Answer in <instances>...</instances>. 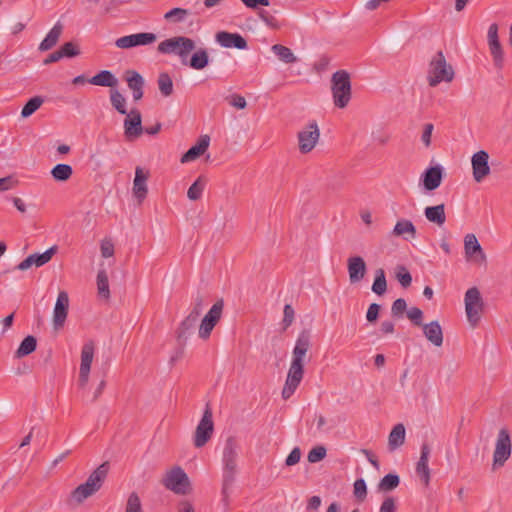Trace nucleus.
<instances>
[{
    "label": "nucleus",
    "mask_w": 512,
    "mask_h": 512,
    "mask_svg": "<svg viewBox=\"0 0 512 512\" xmlns=\"http://www.w3.org/2000/svg\"><path fill=\"white\" fill-rule=\"evenodd\" d=\"M310 348L311 333L309 330H303L299 333L292 351V360L282 390L283 399H289L301 383L304 376V365L307 353Z\"/></svg>",
    "instance_id": "nucleus-1"
},
{
    "label": "nucleus",
    "mask_w": 512,
    "mask_h": 512,
    "mask_svg": "<svg viewBox=\"0 0 512 512\" xmlns=\"http://www.w3.org/2000/svg\"><path fill=\"white\" fill-rule=\"evenodd\" d=\"M238 456V444L234 437L230 436L226 439L224 450H223V480H222V490H221V502L224 507V511L229 510L230 505V492L235 481V473H236V460Z\"/></svg>",
    "instance_id": "nucleus-2"
},
{
    "label": "nucleus",
    "mask_w": 512,
    "mask_h": 512,
    "mask_svg": "<svg viewBox=\"0 0 512 512\" xmlns=\"http://www.w3.org/2000/svg\"><path fill=\"white\" fill-rule=\"evenodd\" d=\"M109 463L104 462L99 465L88 477L85 483L77 486L72 492L71 497L78 503H83L87 498L98 492L109 472Z\"/></svg>",
    "instance_id": "nucleus-3"
},
{
    "label": "nucleus",
    "mask_w": 512,
    "mask_h": 512,
    "mask_svg": "<svg viewBox=\"0 0 512 512\" xmlns=\"http://www.w3.org/2000/svg\"><path fill=\"white\" fill-rule=\"evenodd\" d=\"M331 91L334 105L345 108L351 99V79L346 70H338L331 77Z\"/></svg>",
    "instance_id": "nucleus-4"
},
{
    "label": "nucleus",
    "mask_w": 512,
    "mask_h": 512,
    "mask_svg": "<svg viewBox=\"0 0 512 512\" xmlns=\"http://www.w3.org/2000/svg\"><path fill=\"white\" fill-rule=\"evenodd\" d=\"M195 47V41L191 38L176 36L160 42L157 50L161 54L177 55L180 57L182 64L187 65V58Z\"/></svg>",
    "instance_id": "nucleus-5"
},
{
    "label": "nucleus",
    "mask_w": 512,
    "mask_h": 512,
    "mask_svg": "<svg viewBox=\"0 0 512 512\" xmlns=\"http://www.w3.org/2000/svg\"><path fill=\"white\" fill-rule=\"evenodd\" d=\"M454 78V70L447 64L442 51H438L429 63L428 83L431 87H436L441 82H451Z\"/></svg>",
    "instance_id": "nucleus-6"
},
{
    "label": "nucleus",
    "mask_w": 512,
    "mask_h": 512,
    "mask_svg": "<svg viewBox=\"0 0 512 512\" xmlns=\"http://www.w3.org/2000/svg\"><path fill=\"white\" fill-rule=\"evenodd\" d=\"M162 484L175 494L186 495L190 491L189 478L180 466H175L167 471L162 479Z\"/></svg>",
    "instance_id": "nucleus-7"
},
{
    "label": "nucleus",
    "mask_w": 512,
    "mask_h": 512,
    "mask_svg": "<svg viewBox=\"0 0 512 512\" xmlns=\"http://www.w3.org/2000/svg\"><path fill=\"white\" fill-rule=\"evenodd\" d=\"M465 312L467 320L472 327H475L480 319L484 309V301L477 287L469 288L465 293Z\"/></svg>",
    "instance_id": "nucleus-8"
},
{
    "label": "nucleus",
    "mask_w": 512,
    "mask_h": 512,
    "mask_svg": "<svg viewBox=\"0 0 512 512\" xmlns=\"http://www.w3.org/2000/svg\"><path fill=\"white\" fill-rule=\"evenodd\" d=\"M223 308L224 301L219 299L203 317L198 329V335L201 339L206 340L210 337L212 330L221 319Z\"/></svg>",
    "instance_id": "nucleus-9"
},
{
    "label": "nucleus",
    "mask_w": 512,
    "mask_h": 512,
    "mask_svg": "<svg viewBox=\"0 0 512 512\" xmlns=\"http://www.w3.org/2000/svg\"><path fill=\"white\" fill-rule=\"evenodd\" d=\"M212 410L207 405L203 416L198 423L195 435H194V445L197 448L203 447L211 438L214 430V424L212 420Z\"/></svg>",
    "instance_id": "nucleus-10"
},
{
    "label": "nucleus",
    "mask_w": 512,
    "mask_h": 512,
    "mask_svg": "<svg viewBox=\"0 0 512 512\" xmlns=\"http://www.w3.org/2000/svg\"><path fill=\"white\" fill-rule=\"evenodd\" d=\"M320 137V131L316 121L307 124L303 130L298 132V145L302 154L311 152L316 146Z\"/></svg>",
    "instance_id": "nucleus-11"
},
{
    "label": "nucleus",
    "mask_w": 512,
    "mask_h": 512,
    "mask_svg": "<svg viewBox=\"0 0 512 512\" xmlns=\"http://www.w3.org/2000/svg\"><path fill=\"white\" fill-rule=\"evenodd\" d=\"M511 455V439L507 429L502 428L497 437L493 454V465L503 466Z\"/></svg>",
    "instance_id": "nucleus-12"
},
{
    "label": "nucleus",
    "mask_w": 512,
    "mask_h": 512,
    "mask_svg": "<svg viewBox=\"0 0 512 512\" xmlns=\"http://www.w3.org/2000/svg\"><path fill=\"white\" fill-rule=\"evenodd\" d=\"M464 252L465 258L474 263L484 264L487 261V256L473 233H469L464 237Z\"/></svg>",
    "instance_id": "nucleus-13"
},
{
    "label": "nucleus",
    "mask_w": 512,
    "mask_h": 512,
    "mask_svg": "<svg viewBox=\"0 0 512 512\" xmlns=\"http://www.w3.org/2000/svg\"><path fill=\"white\" fill-rule=\"evenodd\" d=\"M94 349V343L92 341L86 342L82 347L79 370V386L81 388H84L88 384Z\"/></svg>",
    "instance_id": "nucleus-14"
},
{
    "label": "nucleus",
    "mask_w": 512,
    "mask_h": 512,
    "mask_svg": "<svg viewBox=\"0 0 512 512\" xmlns=\"http://www.w3.org/2000/svg\"><path fill=\"white\" fill-rule=\"evenodd\" d=\"M156 39L157 36L154 33L142 32L120 37L115 41V45L120 49H129L152 44Z\"/></svg>",
    "instance_id": "nucleus-15"
},
{
    "label": "nucleus",
    "mask_w": 512,
    "mask_h": 512,
    "mask_svg": "<svg viewBox=\"0 0 512 512\" xmlns=\"http://www.w3.org/2000/svg\"><path fill=\"white\" fill-rule=\"evenodd\" d=\"M57 252V246H52L43 253H34L21 261L15 269L26 271L32 266L41 267L48 263Z\"/></svg>",
    "instance_id": "nucleus-16"
},
{
    "label": "nucleus",
    "mask_w": 512,
    "mask_h": 512,
    "mask_svg": "<svg viewBox=\"0 0 512 512\" xmlns=\"http://www.w3.org/2000/svg\"><path fill=\"white\" fill-rule=\"evenodd\" d=\"M69 296L66 291H60L53 310V326L60 329L64 326L68 315Z\"/></svg>",
    "instance_id": "nucleus-17"
},
{
    "label": "nucleus",
    "mask_w": 512,
    "mask_h": 512,
    "mask_svg": "<svg viewBox=\"0 0 512 512\" xmlns=\"http://www.w3.org/2000/svg\"><path fill=\"white\" fill-rule=\"evenodd\" d=\"M125 115L124 133L126 137H139L143 132L141 112L137 108H133Z\"/></svg>",
    "instance_id": "nucleus-18"
},
{
    "label": "nucleus",
    "mask_w": 512,
    "mask_h": 512,
    "mask_svg": "<svg viewBox=\"0 0 512 512\" xmlns=\"http://www.w3.org/2000/svg\"><path fill=\"white\" fill-rule=\"evenodd\" d=\"M489 154L480 150L476 152L471 159L473 177L476 182H481L486 176L490 174V166L488 163Z\"/></svg>",
    "instance_id": "nucleus-19"
},
{
    "label": "nucleus",
    "mask_w": 512,
    "mask_h": 512,
    "mask_svg": "<svg viewBox=\"0 0 512 512\" xmlns=\"http://www.w3.org/2000/svg\"><path fill=\"white\" fill-rule=\"evenodd\" d=\"M347 270L351 284L362 281L367 272V266L361 256H352L347 260Z\"/></svg>",
    "instance_id": "nucleus-20"
},
{
    "label": "nucleus",
    "mask_w": 512,
    "mask_h": 512,
    "mask_svg": "<svg viewBox=\"0 0 512 512\" xmlns=\"http://www.w3.org/2000/svg\"><path fill=\"white\" fill-rule=\"evenodd\" d=\"M216 41L224 48L244 50L248 47L246 39L239 33L218 32L216 34Z\"/></svg>",
    "instance_id": "nucleus-21"
},
{
    "label": "nucleus",
    "mask_w": 512,
    "mask_h": 512,
    "mask_svg": "<svg viewBox=\"0 0 512 512\" xmlns=\"http://www.w3.org/2000/svg\"><path fill=\"white\" fill-rule=\"evenodd\" d=\"M443 169L440 165L427 168L421 175V181L427 191L437 189L442 182Z\"/></svg>",
    "instance_id": "nucleus-22"
},
{
    "label": "nucleus",
    "mask_w": 512,
    "mask_h": 512,
    "mask_svg": "<svg viewBox=\"0 0 512 512\" xmlns=\"http://www.w3.org/2000/svg\"><path fill=\"white\" fill-rule=\"evenodd\" d=\"M198 319L189 313L179 324L176 330V338L182 348L186 345L189 336L194 333Z\"/></svg>",
    "instance_id": "nucleus-23"
},
{
    "label": "nucleus",
    "mask_w": 512,
    "mask_h": 512,
    "mask_svg": "<svg viewBox=\"0 0 512 512\" xmlns=\"http://www.w3.org/2000/svg\"><path fill=\"white\" fill-rule=\"evenodd\" d=\"M430 453V446L427 443H423L421 446L420 458L416 465V473L421 478L425 486H428L430 482V469L428 466Z\"/></svg>",
    "instance_id": "nucleus-24"
},
{
    "label": "nucleus",
    "mask_w": 512,
    "mask_h": 512,
    "mask_svg": "<svg viewBox=\"0 0 512 512\" xmlns=\"http://www.w3.org/2000/svg\"><path fill=\"white\" fill-rule=\"evenodd\" d=\"M149 173L145 172L143 168L136 167L135 169V178L133 181V194L141 203L147 196L148 188L146 185V181L148 179Z\"/></svg>",
    "instance_id": "nucleus-25"
},
{
    "label": "nucleus",
    "mask_w": 512,
    "mask_h": 512,
    "mask_svg": "<svg viewBox=\"0 0 512 512\" xmlns=\"http://www.w3.org/2000/svg\"><path fill=\"white\" fill-rule=\"evenodd\" d=\"M210 144V137L208 135H202L199 137L197 143L188 149L181 157V163H188L196 160L203 155L208 149Z\"/></svg>",
    "instance_id": "nucleus-26"
},
{
    "label": "nucleus",
    "mask_w": 512,
    "mask_h": 512,
    "mask_svg": "<svg viewBox=\"0 0 512 512\" xmlns=\"http://www.w3.org/2000/svg\"><path fill=\"white\" fill-rule=\"evenodd\" d=\"M423 334L425 338L436 347H440L443 344V330L440 323L435 320L429 323L423 324Z\"/></svg>",
    "instance_id": "nucleus-27"
},
{
    "label": "nucleus",
    "mask_w": 512,
    "mask_h": 512,
    "mask_svg": "<svg viewBox=\"0 0 512 512\" xmlns=\"http://www.w3.org/2000/svg\"><path fill=\"white\" fill-rule=\"evenodd\" d=\"M92 85L110 87L113 89L119 83L116 76L109 70H101L99 73L88 79Z\"/></svg>",
    "instance_id": "nucleus-28"
},
{
    "label": "nucleus",
    "mask_w": 512,
    "mask_h": 512,
    "mask_svg": "<svg viewBox=\"0 0 512 512\" xmlns=\"http://www.w3.org/2000/svg\"><path fill=\"white\" fill-rule=\"evenodd\" d=\"M392 235L397 237L403 236L406 240L414 239L416 237V227L412 221L402 219L397 221L395 224L392 230Z\"/></svg>",
    "instance_id": "nucleus-29"
},
{
    "label": "nucleus",
    "mask_w": 512,
    "mask_h": 512,
    "mask_svg": "<svg viewBox=\"0 0 512 512\" xmlns=\"http://www.w3.org/2000/svg\"><path fill=\"white\" fill-rule=\"evenodd\" d=\"M62 31H63L62 24L60 22H57L53 26V28L48 32V34L42 40V42L40 43L39 50L44 52V51H48L51 48H53L57 44V42L62 34Z\"/></svg>",
    "instance_id": "nucleus-30"
},
{
    "label": "nucleus",
    "mask_w": 512,
    "mask_h": 512,
    "mask_svg": "<svg viewBox=\"0 0 512 512\" xmlns=\"http://www.w3.org/2000/svg\"><path fill=\"white\" fill-rule=\"evenodd\" d=\"M424 215L429 222L442 226L446 221L445 205L442 203L436 206H428L424 210Z\"/></svg>",
    "instance_id": "nucleus-31"
},
{
    "label": "nucleus",
    "mask_w": 512,
    "mask_h": 512,
    "mask_svg": "<svg viewBox=\"0 0 512 512\" xmlns=\"http://www.w3.org/2000/svg\"><path fill=\"white\" fill-rule=\"evenodd\" d=\"M405 441V427L399 423L393 427L388 437V448L394 451L404 444Z\"/></svg>",
    "instance_id": "nucleus-32"
},
{
    "label": "nucleus",
    "mask_w": 512,
    "mask_h": 512,
    "mask_svg": "<svg viewBox=\"0 0 512 512\" xmlns=\"http://www.w3.org/2000/svg\"><path fill=\"white\" fill-rule=\"evenodd\" d=\"M109 98L111 106L121 115L128 113L126 104L127 100L123 94L117 89H110Z\"/></svg>",
    "instance_id": "nucleus-33"
},
{
    "label": "nucleus",
    "mask_w": 512,
    "mask_h": 512,
    "mask_svg": "<svg viewBox=\"0 0 512 512\" xmlns=\"http://www.w3.org/2000/svg\"><path fill=\"white\" fill-rule=\"evenodd\" d=\"M37 340L34 336L28 335L26 336L22 342L20 343L18 349L15 352V356L17 358L25 357L36 350Z\"/></svg>",
    "instance_id": "nucleus-34"
},
{
    "label": "nucleus",
    "mask_w": 512,
    "mask_h": 512,
    "mask_svg": "<svg viewBox=\"0 0 512 512\" xmlns=\"http://www.w3.org/2000/svg\"><path fill=\"white\" fill-rule=\"evenodd\" d=\"M125 81L127 82V86L129 87V89L132 91V90H135V89H140V88H144L145 86V80L143 78V76L137 72L136 70H126L124 72V75H123Z\"/></svg>",
    "instance_id": "nucleus-35"
},
{
    "label": "nucleus",
    "mask_w": 512,
    "mask_h": 512,
    "mask_svg": "<svg viewBox=\"0 0 512 512\" xmlns=\"http://www.w3.org/2000/svg\"><path fill=\"white\" fill-rule=\"evenodd\" d=\"M209 63V55L208 52L200 48L198 49L190 58L189 66L196 70H201L205 68Z\"/></svg>",
    "instance_id": "nucleus-36"
},
{
    "label": "nucleus",
    "mask_w": 512,
    "mask_h": 512,
    "mask_svg": "<svg viewBox=\"0 0 512 512\" xmlns=\"http://www.w3.org/2000/svg\"><path fill=\"white\" fill-rule=\"evenodd\" d=\"M271 50L278 57V59L284 63L290 64L297 61V58L292 50L284 45L274 44L271 47Z\"/></svg>",
    "instance_id": "nucleus-37"
},
{
    "label": "nucleus",
    "mask_w": 512,
    "mask_h": 512,
    "mask_svg": "<svg viewBox=\"0 0 512 512\" xmlns=\"http://www.w3.org/2000/svg\"><path fill=\"white\" fill-rule=\"evenodd\" d=\"M400 484V477L397 474L389 473L385 475L378 483V491L390 492L396 489Z\"/></svg>",
    "instance_id": "nucleus-38"
},
{
    "label": "nucleus",
    "mask_w": 512,
    "mask_h": 512,
    "mask_svg": "<svg viewBox=\"0 0 512 512\" xmlns=\"http://www.w3.org/2000/svg\"><path fill=\"white\" fill-rule=\"evenodd\" d=\"M73 174V169L69 164H57L51 170V175L55 181L65 182Z\"/></svg>",
    "instance_id": "nucleus-39"
},
{
    "label": "nucleus",
    "mask_w": 512,
    "mask_h": 512,
    "mask_svg": "<svg viewBox=\"0 0 512 512\" xmlns=\"http://www.w3.org/2000/svg\"><path fill=\"white\" fill-rule=\"evenodd\" d=\"M97 290L100 297L104 299L110 298L109 280L107 272L102 269L97 274Z\"/></svg>",
    "instance_id": "nucleus-40"
},
{
    "label": "nucleus",
    "mask_w": 512,
    "mask_h": 512,
    "mask_svg": "<svg viewBox=\"0 0 512 512\" xmlns=\"http://www.w3.org/2000/svg\"><path fill=\"white\" fill-rule=\"evenodd\" d=\"M372 291L381 296L387 291V281L385 277V272L382 268H379L375 271V279L371 287Z\"/></svg>",
    "instance_id": "nucleus-41"
},
{
    "label": "nucleus",
    "mask_w": 512,
    "mask_h": 512,
    "mask_svg": "<svg viewBox=\"0 0 512 512\" xmlns=\"http://www.w3.org/2000/svg\"><path fill=\"white\" fill-rule=\"evenodd\" d=\"M159 91L162 96L168 97L173 93V81L166 72L160 73L157 79Z\"/></svg>",
    "instance_id": "nucleus-42"
},
{
    "label": "nucleus",
    "mask_w": 512,
    "mask_h": 512,
    "mask_svg": "<svg viewBox=\"0 0 512 512\" xmlns=\"http://www.w3.org/2000/svg\"><path fill=\"white\" fill-rule=\"evenodd\" d=\"M43 103L44 99L41 96H34L30 98L22 108L21 117H30L34 112H36L41 107Z\"/></svg>",
    "instance_id": "nucleus-43"
},
{
    "label": "nucleus",
    "mask_w": 512,
    "mask_h": 512,
    "mask_svg": "<svg viewBox=\"0 0 512 512\" xmlns=\"http://www.w3.org/2000/svg\"><path fill=\"white\" fill-rule=\"evenodd\" d=\"M488 46H489L491 56L493 58L494 66L498 70H501L504 67V54H503V49H502L500 42L494 43V44H491Z\"/></svg>",
    "instance_id": "nucleus-44"
},
{
    "label": "nucleus",
    "mask_w": 512,
    "mask_h": 512,
    "mask_svg": "<svg viewBox=\"0 0 512 512\" xmlns=\"http://www.w3.org/2000/svg\"><path fill=\"white\" fill-rule=\"evenodd\" d=\"M190 14L187 9L184 8H173L164 15V19L175 23H180Z\"/></svg>",
    "instance_id": "nucleus-45"
},
{
    "label": "nucleus",
    "mask_w": 512,
    "mask_h": 512,
    "mask_svg": "<svg viewBox=\"0 0 512 512\" xmlns=\"http://www.w3.org/2000/svg\"><path fill=\"white\" fill-rule=\"evenodd\" d=\"M205 187L204 181L199 177L188 189L187 191V197L192 200L196 201L201 198L203 190Z\"/></svg>",
    "instance_id": "nucleus-46"
},
{
    "label": "nucleus",
    "mask_w": 512,
    "mask_h": 512,
    "mask_svg": "<svg viewBox=\"0 0 512 512\" xmlns=\"http://www.w3.org/2000/svg\"><path fill=\"white\" fill-rule=\"evenodd\" d=\"M395 276L398 282L404 288L409 287L412 283V276L408 269L403 265H399L396 267Z\"/></svg>",
    "instance_id": "nucleus-47"
},
{
    "label": "nucleus",
    "mask_w": 512,
    "mask_h": 512,
    "mask_svg": "<svg viewBox=\"0 0 512 512\" xmlns=\"http://www.w3.org/2000/svg\"><path fill=\"white\" fill-rule=\"evenodd\" d=\"M327 450L324 446L319 445L312 448L307 456V460L310 463H317L326 457Z\"/></svg>",
    "instance_id": "nucleus-48"
},
{
    "label": "nucleus",
    "mask_w": 512,
    "mask_h": 512,
    "mask_svg": "<svg viewBox=\"0 0 512 512\" xmlns=\"http://www.w3.org/2000/svg\"><path fill=\"white\" fill-rule=\"evenodd\" d=\"M407 317L414 326L421 327L423 325V312L418 307H411L407 311Z\"/></svg>",
    "instance_id": "nucleus-49"
},
{
    "label": "nucleus",
    "mask_w": 512,
    "mask_h": 512,
    "mask_svg": "<svg viewBox=\"0 0 512 512\" xmlns=\"http://www.w3.org/2000/svg\"><path fill=\"white\" fill-rule=\"evenodd\" d=\"M62 57L72 58L80 54L79 47L73 42H66L60 48Z\"/></svg>",
    "instance_id": "nucleus-50"
},
{
    "label": "nucleus",
    "mask_w": 512,
    "mask_h": 512,
    "mask_svg": "<svg viewBox=\"0 0 512 512\" xmlns=\"http://www.w3.org/2000/svg\"><path fill=\"white\" fill-rule=\"evenodd\" d=\"M407 309L406 300L403 298L396 299L391 307V315L395 318H401Z\"/></svg>",
    "instance_id": "nucleus-51"
},
{
    "label": "nucleus",
    "mask_w": 512,
    "mask_h": 512,
    "mask_svg": "<svg viewBox=\"0 0 512 512\" xmlns=\"http://www.w3.org/2000/svg\"><path fill=\"white\" fill-rule=\"evenodd\" d=\"M354 496L359 500H365L367 496V486L364 479L360 478L354 482Z\"/></svg>",
    "instance_id": "nucleus-52"
},
{
    "label": "nucleus",
    "mask_w": 512,
    "mask_h": 512,
    "mask_svg": "<svg viewBox=\"0 0 512 512\" xmlns=\"http://www.w3.org/2000/svg\"><path fill=\"white\" fill-rule=\"evenodd\" d=\"M258 16L270 28L278 29L280 27L279 21L268 11L262 9L258 12Z\"/></svg>",
    "instance_id": "nucleus-53"
},
{
    "label": "nucleus",
    "mask_w": 512,
    "mask_h": 512,
    "mask_svg": "<svg viewBox=\"0 0 512 512\" xmlns=\"http://www.w3.org/2000/svg\"><path fill=\"white\" fill-rule=\"evenodd\" d=\"M125 512H142L140 498L136 493H131L128 497Z\"/></svg>",
    "instance_id": "nucleus-54"
},
{
    "label": "nucleus",
    "mask_w": 512,
    "mask_h": 512,
    "mask_svg": "<svg viewBox=\"0 0 512 512\" xmlns=\"http://www.w3.org/2000/svg\"><path fill=\"white\" fill-rule=\"evenodd\" d=\"M101 255L104 258H109L114 255V244L111 239H103L100 245Z\"/></svg>",
    "instance_id": "nucleus-55"
},
{
    "label": "nucleus",
    "mask_w": 512,
    "mask_h": 512,
    "mask_svg": "<svg viewBox=\"0 0 512 512\" xmlns=\"http://www.w3.org/2000/svg\"><path fill=\"white\" fill-rule=\"evenodd\" d=\"M204 305H205V303H204L203 296L201 294H198L194 299L192 309L189 313L192 314L193 316L199 318V316L201 315L202 310L204 308Z\"/></svg>",
    "instance_id": "nucleus-56"
},
{
    "label": "nucleus",
    "mask_w": 512,
    "mask_h": 512,
    "mask_svg": "<svg viewBox=\"0 0 512 512\" xmlns=\"http://www.w3.org/2000/svg\"><path fill=\"white\" fill-rule=\"evenodd\" d=\"M283 325L284 329L288 328L294 321L295 312L290 304H286L283 310Z\"/></svg>",
    "instance_id": "nucleus-57"
},
{
    "label": "nucleus",
    "mask_w": 512,
    "mask_h": 512,
    "mask_svg": "<svg viewBox=\"0 0 512 512\" xmlns=\"http://www.w3.org/2000/svg\"><path fill=\"white\" fill-rule=\"evenodd\" d=\"M381 306L377 303H372L368 307L367 313H366V319L370 323H374L377 321L379 317Z\"/></svg>",
    "instance_id": "nucleus-58"
},
{
    "label": "nucleus",
    "mask_w": 512,
    "mask_h": 512,
    "mask_svg": "<svg viewBox=\"0 0 512 512\" xmlns=\"http://www.w3.org/2000/svg\"><path fill=\"white\" fill-rule=\"evenodd\" d=\"M227 100L231 106L237 109H244L247 106L246 99L239 94H233Z\"/></svg>",
    "instance_id": "nucleus-59"
},
{
    "label": "nucleus",
    "mask_w": 512,
    "mask_h": 512,
    "mask_svg": "<svg viewBox=\"0 0 512 512\" xmlns=\"http://www.w3.org/2000/svg\"><path fill=\"white\" fill-rule=\"evenodd\" d=\"M396 501L393 497H386L381 503L379 512H396Z\"/></svg>",
    "instance_id": "nucleus-60"
},
{
    "label": "nucleus",
    "mask_w": 512,
    "mask_h": 512,
    "mask_svg": "<svg viewBox=\"0 0 512 512\" xmlns=\"http://www.w3.org/2000/svg\"><path fill=\"white\" fill-rule=\"evenodd\" d=\"M301 458V450L299 447H295L292 449V451L289 453L285 460V464L287 466H293L296 465Z\"/></svg>",
    "instance_id": "nucleus-61"
},
{
    "label": "nucleus",
    "mask_w": 512,
    "mask_h": 512,
    "mask_svg": "<svg viewBox=\"0 0 512 512\" xmlns=\"http://www.w3.org/2000/svg\"><path fill=\"white\" fill-rule=\"evenodd\" d=\"M487 40L488 45L500 42L498 37V25L496 23H493L489 26Z\"/></svg>",
    "instance_id": "nucleus-62"
},
{
    "label": "nucleus",
    "mask_w": 512,
    "mask_h": 512,
    "mask_svg": "<svg viewBox=\"0 0 512 512\" xmlns=\"http://www.w3.org/2000/svg\"><path fill=\"white\" fill-rule=\"evenodd\" d=\"M433 128H434V126L431 123H427L424 126L421 140L426 147L430 146V144H431V136H432Z\"/></svg>",
    "instance_id": "nucleus-63"
},
{
    "label": "nucleus",
    "mask_w": 512,
    "mask_h": 512,
    "mask_svg": "<svg viewBox=\"0 0 512 512\" xmlns=\"http://www.w3.org/2000/svg\"><path fill=\"white\" fill-rule=\"evenodd\" d=\"M17 184L12 176H7L0 179V191H7L12 189Z\"/></svg>",
    "instance_id": "nucleus-64"
}]
</instances>
